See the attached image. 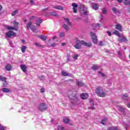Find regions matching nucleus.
Returning a JSON list of instances; mask_svg holds the SVG:
<instances>
[{
    "mask_svg": "<svg viewBox=\"0 0 130 130\" xmlns=\"http://www.w3.org/2000/svg\"><path fill=\"white\" fill-rule=\"evenodd\" d=\"M107 34H108L109 36H111V35H112L111 34V32L110 31H107Z\"/></svg>",
    "mask_w": 130,
    "mask_h": 130,
    "instance_id": "52",
    "label": "nucleus"
},
{
    "mask_svg": "<svg viewBox=\"0 0 130 130\" xmlns=\"http://www.w3.org/2000/svg\"><path fill=\"white\" fill-rule=\"evenodd\" d=\"M30 20H34V19H35V16H32L30 17Z\"/></svg>",
    "mask_w": 130,
    "mask_h": 130,
    "instance_id": "55",
    "label": "nucleus"
},
{
    "mask_svg": "<svg viewBox=\"0 0 130 130\" xmlns=\"http://www.w3.org/2000/svg\"><path fill=\"white\" fill-rule=\"evenodd\" d=\"M6 127H1V128H0V130H5V128Z\"/></svg>",
    "mask_w": 130,
    "mask_h": 130,
    "instance_id": "61",
    "label": "nucleus"
},
{
    "mask_svg": "<svg viewBox=\"0 0 130 130\" xmlns=\"http://www.w3.org/2000/svg\"><path fill=\"white\" fill-rule=\"evenodd\" d=\"M16 35V33L12 30H9L8 32L6 33V38H10L12 36L15 37Z\"/></svg>",
    "mask_w": 130,
    "mask_h": 130,
    "instance_id": "6",
    "label": "nucleus"
},
{
    "mask_svg": "<svg viewBox=\"0 0 130 130\" xmlns=\"http://www.w3.org/2000/svg\"><path fill=\"white\" fill-rule=\"evenodd\" d=\"M90 36H91V39L93 43L96 44L98 42V40L97 39V36L95 35V34L93 32H90Z\"/></svg>",
    "mask_w": 130,
    "mask_h": 130,
    "instance_id": "5",
    "label": "nucleus"
},
{
    "mask_svg": "<svg viewBox=\"0 0 130 130\" xmlns=\"http://www.w3.org/2000/svg\"><path fill=\"white\" fill-rule=\"evenodd\" d=\"M72 7H73V8H77L78 5H77L76 3H72Z\"/></svg>",
    "mask_w": 130,
    "mask_h": 130,
    "instance_id": "44",
    "label": "nucleus"
},
{
    "mask_svg": "<svg viewBox=\"0 0 130 130\" xmlns=\"http://www.w3.org/2000/svg\"><path fill=\"white\" fill-rule=\"evenodd\" d=\"M123 126H124L126 130H127V127H128V125L126 123L123 124Z\"/></svg>",
    "mask_w": 130,
    "mask_h": 130,
    "instance_id": "40",
    "label": "nucleus"
},
{
    "mask_svg": "<svg viewBox=\"0 0 130 130\" xmlns=\"http://www.w3.org/2000/svg\"><path fill=\"white\" fill-rule=\"evenodd\" d=\"M64 20L67 22V24L69 26H71L72 25V22H70V20L69 19V18H64Z\"/></svg>",
    "mask_w": 130,
    "mask_h": 130,
    "instance_id": "19",
    "label": "nucleus"
},
{
    "mask_svg": "<svg viewBox=\"0 0 130 130\" xmlns=\"http://www.w3.org/2000/svg\"><path fill=\"white\" fill-rule=\"evenodd\" d=\"M73 12L75 14L77 13V12H78V9H77V8H73Z\"/></svg>",
    "mask_w": 130,
    "mask_h": 130,
    "instance_id": "45",
    "label": "nucleus"
},
{
    "mask_svg": "<svg viewBox=\"0 0 130 130\" xmlns=\"http://www.w3.org/2000/svg\"><path fill=\"white\" fill-rule=\"evenodd\" d=\"M53 8L55 9V10H60L61 11H62L64 9L61 6H54Z\"/></svg>",
    "mask_w": 130,
    "mask_h": 130,
    "instance_id": "13",
    "label": "nucleus"
},
{
    "mask_svg": "<svg viewBox=\"0 0 130 130\" xmlns=\"http://www.w3.org/2000/svg\"><path fill=\"white\" fill-rule=\"evenodd\" d=\"M73 57L75 60H77V59H78V57H79V54H75Z\"/></svg>",
    "mask_w": 130,
    "mask_h": 130,
    "instance_id": "37",
    "label": "nucleus"
},
{
    "mask_svg": "<svg viewBox=\"0 0 130 130\" xmlns=\"http://www.w3.org/2000/svg\"><path fill=\"white\" fill-rule=\"evenodd\" d=\"M92 8L93 9V10H98V9H99L98 7V4L96 3L92 4Z\"/></svg>",
    "mask_w": 130,
    "mask_h": 130,
    "instance_id": "16",
    "label": "nucleus"
},
{
    "mask_svg": "<svg viewBox=\"0 0 130 130\" xmlns=\"http://www.w3.org/2000/svg\"><path fill=\"white\" fill-rule=\"evenodd\" d=\"M6 70L8 71H12V66L10 64L6 66Z\"/></svg>",
    "mask_w": 130,
    "mask_h": 130,
    "instance_id": "18",
    "label": "nucleus"
},
{
    "mask_svg": "<svg viewBox=\"0 0 130 130\" xmlns=\"http://www.w3.org/2000/svg\"><path fill=\"white\" fill-rule=\"evenodd\" d=\"M18 14V10H15L12 13V16H16Z\"/></svg>",
    "mask_w": 130,
    "mask_h": 130,
    "instance_id": "36",
    "label": "nucleus"
},
{
    "mask_svg": "<svg viewBox=\"0 0 130 130\" xmlns=\"http://www.w3.org/2000/svg\"><path fill=\"white\" fill-rule=\"evenodd\" d=\"M101 20H103V15H101Z\"/></svg>",
    "mask_w": 130,
    "mask_h": 130,
    "instance_id": "64",
    "label": "nucleus"
},
{
    "mask_svg": "<svg viewBox=\"0 0 130 130\" xmlns=\"http://www.w3.org/2000/svg\"><path fill=\"white\" fill-rule=\"evenodd\" d=\"M31 25H32V22H29L27 23L26 26L27 30H29V28H31Z\"/></svg>",
    "mask_w": 130,
    "mask_h": 130,
    "instance_id": "31",
    "label": "nucleus"
},
{
    "mask_svg": "<svg viewBox=\"0 0 130 130\" xmlns=\"http://www.w3.org/2000/svg\"><path fill=\"white\" fill-rule=\"evenodd\" d=\"M69 122L70 119H69L68 118L64 117L63 118V122H64V123H68Z\"/></svg>",
    "mask_w": 130,
    "mask_h": 130,
    "instance_id": "21",
    "label": "nucleus"
},
{
    "mask_svg": "<svg viewBox=\"0 0 130 130\" xmlns=\"http://www.w3.org/2000/svg\"><path fill=\"white\" fill-rule=\"evenodd\" d=\"M81 44L84 46H86V47L90 48L92 46V43L91 42H86L85 41H81Z\"/></svg>",
    "mask_w": 130,
    "mask_h": 130,
    "instance_id": "8",
    "label": "nucleus"
},
{
    "mask_svg": "<svg viewBox=\"0 0 130 130\" xmlns=\"http://www.w3.org/2000/svg\"><path fill=\"white\" fill-rule=\"evenodd\" d=\"M67 60H68V61H71V57H69L67 58Z\"/></svg>",
    "mask_w": 130,
    "mask_h": 130,
    "instance_id": "62",
    "label": "nucleus"
},
{
    "mask_svg": "<svg viewBox=\"0 0 130 130\" xmlns=\"http://www.w3.org/2000/svg\"><path fill=\"white\" fill-rule=\"evenodd\" d=\"M1 91H2L3 93H10L11 89H10L9 88L5 87V88H3L1 89Z\"/></svg>",
    "mask_w": 130,
    "mask_h": 130,
    "instance_id": "9",
    "label": "nucleus"
},
{
    "mask_svg": "<svg viewBox=\"0 0 130 130\" xmlns=\"http://www.w3.org/2000/svg\"><path fill=\"white\" fill-rule=\"evenodd\" d=\"M113 34H114V35H116L117 36H118V37L120 36V33L117 30H115V31L113 32Z\"/></svg>",
    "mask_w": 130,
    "mask_h": 130,
    "instance_id": "24",
    "label": "nucleus"
},
{
    "mask_svg": "<svg viewBox=\"0 0 130 130\" xmlns=\"http://www.w3.org/2000/svg\"><path fill=\"white\" fill-rule=\"evenodd\" d=\"M127 107H128V108H130V103H127Z\"/></svg>",
    "mask_w": 130,
    "mask_h": 130,
    "instance_id": "58",
    "label": "nucleus"
},
{
    "mask_svg": "<svg viewBox=\"0 0 130 130\" xmlns=\"http://www.w3.org/2000/svg\"><path fill=\"white\" fill-rule=\"evenodd\" d=\"M116 30H118L120 32H121L122 31V26L119 24H117L116 26Z\"/></svg>",
    "mask_w": 130,
    "mask_h": 130,
    "instance_id": "12",
    "label": "nucleus"
},
{
    "mask_svg": "<svg viewBox=\"0 0 130 130\" xmlns=\"http://www.w3.org/2000/svg\"><path fill=\"white\" fill-rule=\"evenodd\" d=\"M89 102H90L91 105H94V103H93V100L90 99V101H89Z\"/></svg>",
    "mask_w": 130,
    "mask_h": 130,
    "instance_id": "48",
    "label": "nucleus"
},
{
    "mask_svg": "<svg viewBox=\"0 0 130 130\" xmlns=\"http://www.w3.org/2000/svg\"><path fill=\"white\" fill-rule=\"evenodd\" d=\"M69 94H71V95H68V97L71 99V103H72V104H78V103L79 102V98L78 95L77 94H73L72 91H70Z\"/></svg>",
    "mask_w": 130,
    "mask_h": 130,
    "instance_id": "1",
    "label": "nucleus"
},
{
    "mask_svg": "<svg viewBox=\"0 0 130 130\" xmlns=\"http://www.w3.org/2000/svg\"><path fill=\"white\" fill-rule=\"evenodd\" d=\"M31 31H32V32H35V31H36V28L35 27V26H32L31 27Z\"/></svg>",
    "mask_w": 130,
    "mask_h": 130,
    "instance_id": "42",
    "label": "nucleus"
},
{
    "mask_svg": "<svg viewBox=\"0 0 130 130\" xmlns=\"http://www.w3.org/2000/svg\"><path fill=\"white\" fill-rule=\"evenodd\" d=\"M77 84L78 87H83L84 86V83L82 82L77 81Z\"/></svg>",
    "mask_w": 130,
    "mask_h": 130,
    "instance_id": "26",
    "label": "nucleus"
},
{
    "mask_svg": "<svg viewBox=\"0 0 130 130\" xmlns=\"http://www.w3.org/2000/svg\"><path fill=\"white\" fill-rule=\"evenodd\" d=\"M98 69H100V66L98 65H94L92 67V69L93 71H96V70H98Z\"/></svg>",
    "mask_w": 130,
    "mask_h": 130,
    "instance_id": "20",
    "label": "nucleus"
},
{
    "mask_svg": "<svg viewBox=\"0 0 130 130\" xmlns=\"http://www.w3.org/2000/svg\"><path fill=\"white\" fill-rule=\"evenodd\" d=\"M40 39H42V40H43V41H45V40H46V37L43 35H41L39 37Z\"/></svg>",
    "mask_w": 130,
    "mask_h": 130,
    "instance_id": "32",
    "label": "nucleus"
},
{
    "mask_svg": "<svg viewBox=\"0 0 130 130\" xmlns=\"http://www.w3.org/2000/svg\"><path fill=\"white\" fill-rule=\"evenodd\" d=\"M122 98H123V99H124V100H128V96H127V95H126V94H123V95H122Z\"/></svg>",
    "mask_w": 130,
    "mask_h": 130,
    "instance_id": "33",
    "label": "nucleus"
},
{
    "mask_svg": "<svg viewBox=\"0 0 130 130\" xmlns=\"http://www.w3.org/2000/svg\"><path fill=\"white\" fill-rule=\"evenodd\" d=\"M99 73L100 75H101L102 77H105V75H104V74H103L102 72L99 71Z\"/></svg>",
    "mask_w": 130,
    "mask_h": 130,
    "instance_id": "47",
    "label": "nucleus"
},
{
    "mask_svg": "<svg viewBox=\"0 0 130 130\" xmlns=\"http://www.w3.org/2000/svg\"><path fill=\"white\" fill-rule=\"evenodd\" d=\"M107 13V8H104L102 9V13L104 14V15L106 14Z\"/></svg>",
    "mask_w": 130,
    "mask_h": 130,
    "instance_id": "30",
    "label": "nucleus"
},
{
    "mask_svg": "<svg viewBox=\"0 0 130 130\" xmlns=\"http://www.w3.org/2000/svg\"><path fill=\"white\" fill-rule=\"evenodd\" d=\"M80 11H81V12H82V11H83V12H82L83 15H87V11L84 10V8H81Z\"/></svg>",
    "mask_w": 130,
    "mask_h": 130,
    "instance_id": "35",
    "label": "nucleus"
},
{
    "mask_svg": "<svg viewBox=\"0 0 130 130\" xmlns=\"http://www.w3.org/2000/svg\"><path fill=\"white\" fill-rule=\"evenodd\" d=\"M105 121H106V119H103L101 122V123H102V124H103L104 125H105V124H106L105 123Z\"/></svg>",
    "mask_w": 130,
    "mask_h": 130,
    "instance_id": "39",
    "label": "nucleus"
},
{
    "mask_svg": "<svg viewBox=\"0 0 130 130\" xmlns=\"http://www.w3.org/2000/svg\"><path fill=\"white\" fill-rule=\"evenodd\" d=\"M38 109L40 111H44L47 109V106L44 103H41L39 106Z\"/></svg>",
    "mask_w": 130,
    "mask_h": 130,
    "instance_id": "3",
    "label": "nucleus"
},
{
    "mask_svg": "<svg viewBox=\"0 0 130 130\" xmlns=\"http://www.w3.org/2000/svg\"><path fill=\"white\" fill-rule=\"evenodd\" d=\"M89 97V95H88L87 93H82L81 95V99H83V100H85V99H87Z\"/></svg>",
    "mask_w": 130,
    "mask_h": 130,
    "instance_id": "10",
    "label": "nucleus"
},
{
    "mask_svg": "<svg viewBox=\"0 0 130 130\" xmlns=\"http://www.w3.org/2000/svg\"><path fill=\"white\" fill-rule=\"evenodd\" d=\"M116 1L118 3H119V4H121V3L123 2V0H116Z\"/></svg>",
    "mask_w": 130,
    "mask_h": 130,
    "instance_id": "51",
    "label": "nucleus"
},
{
    "mask_svg": "<svg viewBox=\"0 0 130 130\" xmlns=\"http://www.w3.org/2000/svg\"><path fill=\"white\" fill-rule=\"evenodd\" d=\"M39 79H40V80H41L42 81H43L45 80V77L44 76H40Z\"/></svg>",
    "mask_w": 130,
    "mask_h": 130,
    "instance_id": "41",
    "label": "nucleus"
},
{
    "mask_svg": "<svg viewBox=\"0 0 130 130\" xmlns=\"http://www.w3.org/2000/svg\"><path fill=\"white\" fill-rule=\"evenodd\" d=\"M51 45H52V47H55V46H56V45H57V44L56 43H53Z\"/></svg>",
    "mask_w": 130,
    "mask_h": 130,
    "instance_id": "53",
    "label": "nucleus"
},
{
    "mask_svg": "<svg viewBox=\"0 0 130 130\" xmlns=\"http://www.w3.org/2000/svg\"><path fill=\"white\" fill-rule=\"evenodd\" d=\"M30 3L31 5H33L34 4V1H33V0H30Z\"/></svg>",
    "mask_w": 130,
    "mask_h": 130,
    "instance_id": "60",
    "label": "nucleus"
},
{
    "mask_svg": "<svg viewBox=\"0 0 130 130\" xmlns=\"http://www.w3.org/2000/svg\"><path fill=\"white\" fill-rule=\"evenodd\" d=\"M63 28H64L66 30H69V26H68L66 24H63Z\"/></svg>",
    "mask_w": 130,
    "mask_h": 130,
    "instance_id": "38",
    "label": "nucleus"
},
{
    "mask_svg": "<svg viewBox=\"0 0 130 130\" xmlns=\"http://www.w3.org/2000/svg\"><path fill=\"white\" fill-rule=\"evenodd\" d=\"M95 25H96L95 26H96V27H99V28H100V24L97 23Z\"/></svg>",
    "mask_w": 130,
    "mask_h": 130,
    "instance_id": "57",
    "label": "nucleus"
},
{
    "mask_svg": "<svg viewBox=\"0 0 130 130\" xmlns=\"http://www.w3.org/2000/svg\"><path fill=\"white\" fill-rule=\"evenodd\" d=\"M27 49V47L26 46H22L21 47V51L24 53L26 51V49Z\"/></svg>",
    "mask_w": 130,
    "mask_h": 130,
    "instance_id": "25",
    "label": "nucleus"
},
{
    "mask_svg": "<svg viewBox=\"0 0 130 130\" xmlns=\"http://www.w3.org/2000/svg\"><path fill=\"white\" fill-rule=\"evenodd\" d=\"M20 68H21L22 71L24 73H26V69H27V67H26V66H25V65H21L20 66Z\"/></svg>",
    "mask_w": 130,
    "mask_h": 130,
    "instance_id": "17",
    "label": "nucleus"
},
{
    "mask_svg": "<svg viewBox=\"0 0 130 130\" xmlns=\"http://www.w3.org/2000/svg\"><path fill=\"white\" fill-rule=\"evenodd\" d=\"M119 110L121 112H122V113H123V114H125V109H124V108H123V107L120 106L119 107Z\"/></svg>",
    "mask_w": 130,
    "mask_h": 130,
    "instance_id": "15",
    "label": "nucleus"
},
{
    "mask_svg": "<svg viewBox=\"0 0 130 130\" xmlns=\"http://www.w3.org/2000/svg\"><path fill=\"white\" fill-rule=\"evenodd\" d=\"M0 81H2V82H7V78L3 77L2 75H0Z\"/></svg>",
    "mask_w": 130,
    "mask_h": 130,
    "instance_id": "22",
    "label": "nucleus"
},
{
    "mask_svg": "<svg viewBox=\"0 0 130 130\" xmlns=\"http://www.w3.org/2000/svg\"><path fill=\"white\" fill-rule=\"evenodd\" d=\"M42 22V19H40V18H37L36 24L37 26H40V23Z\"/></svg>",
    "mask_w": 130,
    "mask_h": 130,
    "instance_id": "14",
    "label": "nucleus"
},
{
    "mask_svg": "<svg viewBox=\"0 0 130 130\" xmlns=\"http://www.w3.org/2000/svg\"><path fill=\"white\" fill-rule=\"evenodd\" d=\"M76 40V44L74 46V47L76 49H80L82 47V41H80L78 38H75Z\"/></svg>",
    "mask_w": 130,
    "mask_h": 130,
    "instance_id": "4",
    "label": "nucleus"
},
{
    "mask_svg": "<svg viewBox=\"0 0 130 130\" xmlns=\"http://www.w3.org/2000/svg\"><path fill=\"white\" fill-rule=\"evenodd\" d=\"M57 129L58 130H66L64 128V127L62 125H58L57 126Z\"/></svg>",
    "mask_w": 130,
    "mask_h": 130,
    "instance_id": "27",
    "label": "nucleus"
},
{
    "mask_svg": "<svg viewBox=\"0 0 130 130\" xmlns=\"http://www.w3.org/2000/svg\"><path fill=\"white\" fill-rule=\"evenodd\" d=\"M66 35L64 34V32H61L60 34V37L61 38H62V37H64V36H65Z\"/></svg>",
    "mask_w": 130,
    "mask_h": 130,
    "instance_id": "43",
    "label": "nucleus"
},
{
    "mask_svg": "<svg viewBox=\"0 0 130 130\" xmlns=\"http://www.w3.org/2000/svg\"><path fill=\"white\" fill-rule=\"evenodd\" d=\"M36 46H39V47H41V45H39L38 43H35Z\"/></svg>",
    "mask_w": 130,
    "mask_h": 130,
    "instance_id": "49",
    "label": "nucleus"
},
{
    "mask_svg": "<svg viewBox=\"0 0 130 130\" xmlns=\"http://www.w3.org/2000/svg\"><path fill=\"white\" fill-rule=\"evenodd\" d=\"M7 85H8V83H7V81L4 82V83H3V87H7Z\"/></svg>",
    "mask_w": 130,
    "mask_h": 130,
    "instance_id": "46",
    "label": "nucleus"
},
{
    "mask_svg": "<svg viewBox=\"0 0 130 130\" xmlns=\"http://www.w3.org/2000/svg\"><path fill=\"white\" fill-rule=\"evenodd\" d=\"M61 74L62 76H63L64 77H67V76H69V73H68L67 72L64 71H62L61 72Z\"/></svg>",
    "mask_w": 130,
    "mask_h": 130,
    "instance_id": "28",
    "label": "nucleus"
},
{
    "mask_svg": "<svg viewBox=\"0 0 130 130\" xmlns=\"http://www.w3.org/2000/svg\"><path fill=\"white\" fill-rule=\"evenodd\" d=\"M113 12L114 13V14H117V13H119V11L117 10V9H116V8L113 7L112 9Z\"/></svg>",
    "mask_w": 130,
    "mask_h": 130,
    "instance_id": "29",
    "label": "nucleus"
},
{
    "mask_svg": "<svg viewBox=\"0 0 130 130\" xmlns=\"http://www.w3.org/2000/svg\"><path fill=\"white\" fill-rule=\"evenodd\" d=\"M45 91V89L44 88H43L41 89V93H44Z\"/></svg>",
    "mask_w": 130,
    "mask_h": 130,
    "instance_id": "50",
    "label": "nucleus"
},
{
    "mask_svg": "<svg viewBox=\"0 0 130 130\" xmlns=\"http://www.w3.org/2000/svg\"><path fill=\"white\" fill-rule=\"evenodd\" d=\"M14 25H19V23H18V22H17V21L14 22Z\"/></svg>",
    "mask_w": 130,
    "mask_h": 130,
    "instance_id": "59",
    "label": "nucleus"
},
{
    "mask_svg": "<svg viewBox=\"0 0 130 130\" xmlns=\"http://www.w3.org/2000/svg\"><path fill=\"white\" fill-rule=\"evenodd\" d=\"M124 4L125 6H130V0H125L124 1Z\"/></svg>",
    "mask_w": 130,
    "mask_h": 130,
    "instance_id": "23",
    "label": "nucleus"
},
{
    "mask_svg": "<svg viewBox=\"0 0 130 130\" xmlns=\"http://www.w3.org/2000/svg\"><path fill=\"white\" fill-rule=\"evenodd\" d=\"M95 94L98 95L99 97L104 98L106 96V94L102 89H100V87H98L95 89Z\"/></svg>",
    "mask_w": 130,
    "mask_h": 130,
    "instance_id": "2",
    "label": "nucleus"
},
{
    "mask_svg": "<svg viewBox=\"0 0 130 130\" xmlns=\"http://www.w3.org/2000/svg\"><path fill=\"white\" fill-rule=\"evenodd\" d=\"M50 16H53L54 17L57 16V14L56 13V12H51L50 13Z\"/></svg>",
    "mask_w": 130,
    "mask_h": 130,
    "instance_id": "34",
    "label": "nucleus"
},
{
    "mask_svg": "<svg viewBox=\"0 0 130 130\" xmlns=\"http://www.w3.org/2000/svg\"><path fill=\"white\" fill-rule=\"evenodd\" d=\"M54 39H56V36H55L54 37L52 38V40H54Z\"/></svg>",
    "mask_w": 130,
    "mask_h": 130,
    "instance_id": "63",
    "label": "nucleus"
},
{
    "mask_svg": "<svg viewBox=\"0 0 130 130\" xmlns=\"http://www.w3.org/2000/svg\"><path fill=\"white\" fill-rule=\"evenodd\" d=\"M6 29H8V30H15V31H18V28L11 26H7Z\"/></svg>",
    "mask_w": 130,
    "mask_h": 130,
    "instance_id": "11",
    "label": "nucleus"
},
{
    "mask_svg": "<svg viewBox=\"0 0 130 130\" xmlns=\"http://www.w3.org/2000/svg\"><path fill=\"white\" fill-rule=\"evenodd\" d=\"M118 41L119 42H127V41H128V40H127V39H126L125 38V37L122 36H119V38L118 39Z\"/></svg>",
    "mask_w": 130,
    "mask_h": 130,
    "instance_id": "7",
    "label": "nucleus"
},
{
    "mask_svg": "<svg viewBox=\"0 0 130 130\" xmlns=\"http://www.w3.org/2000/svg\"><path fill=\"white\" fill-rule=\"evenodd\" d=\"M103 42H100V45H101V46H102L103 45H104V44H103Z\"/></svg>",
    "mask_w": 130,
    "mask_h": 130,
    "instance_id": "54",
    "label": "nucleus"
},
{
    "mask_svg": "<svg viewBox=\"0 0 130 130\" xmlns=\"http://www.w3.org/2000/svg\"><path fill=\"white\" fill-rule=\"evenodd\" d=\"M89 109H92V110H94V109H95V107H89Z\"/></svg>",
    "mask_w": 130,
    "mask_h": 130,
    "instance_id": "56",
    "label": "nucleus"
}]
</instances>
